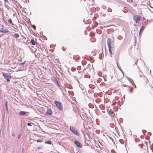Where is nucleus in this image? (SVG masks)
Returning <instances> with one entry per match:
<instances>
[{
  "label": "nucleus",
  "instance_id": "nucleus-7",
  "mask_svg": "<svg viewBox=\"0 0 153 153\" xmlns=\"http://www.w3.org/2000/svg\"><path fill=\"white\" fill-rule=\"evenodd\" d=\"M141 17L140 16H134L133 19L135 21L136 23H138Z\"/></svg>",
  "mask_w": 153,
  "mask_h": 153
},
{
  "label": "nucleus",
  "instance_id": "nucleus-4",
  "mask_svg": "<svg viewBox=\"0 0 153 153\" xmlns=\"http://www.w3.org/2000/svg\"><path fill=\"white\" fill-rule=\"evenodd\" d=\"M120 50H119V49L117 50L115 52V55L114 56L117 65L118 67V64H117V61L118 58H119V55L120 53ZM118 67L119 68V67Z\"/></svg>",
  "mask_w": 153,
  "mask_h": 153
},
{
  "label": "nucleus",
  "instance_id": "nucleus-2",
  "mask_svg": "<svg viewBox=\"0 0 153 153\" xmlns=\"http://www.w3.org/2000/svg\"><path fill=\"white\" fill-rule=\"evenodd\" d=\"M114 42L110 38H108L107 40V43L108 49L113 48L112 46L113 45Z\"/></svg>",
  "mask_w": 153,
  "mask_h": 153
},
{
  "label": "nucleus",
  "instance_id": "nucleus-25",
  "mask_svg": "<svg viewBox=\"0 0 153 153\" xmlns=\"http://www.w3.org/2000/svg\"><path fill=\"white\" fill-rule=\"evenodd\" d=\"M32 124L33 123H32ZM27 125L29 126H32V123H28L27 124Z\"/></svg>",
  "mask_w": 153,
  "mask_h": 153
},
{
  "label": "nucleus",
  "instance_id": "nucleus-5",
  "mask_svg": "<svg viewBox=\"0 0 153 153\" xmlns=\"http://www.w3.org/2000/svg\"><path fill=\"white\" fill-rule=\"evenodd\" d=\"M2 74L4 77L6 79L7 82H8L10 81V79L11 78V76H10L8 74L3 73Z\"/></svg>",
  "mask_w": 153,
  "mask_h": 153
},
{
  "label": "nucleus",
  "instance_id": "nucleus-8",
  "mask_svg": "<svg viewBox=\"0 0 153 153\" xmlns=\"http://www.w3.org/2000/svg\"><path fill=\"white\" fill-rule=\"evenodd\" d=\"M74 143L78 147L81 148L82 147V144L78 141L75 140L74 141Z\"/></svg>",
  "mask_w": 153,
  "mask_h": 153
},
{
  "label": "nucleus",
  "instance_id": "nucleus-13",
  "mask_svg": "<svg viewBox=\"0 0 153 153\" xmlns=\"http://www.w3.org/2000/svg\"><path fill=\"white\" fill-rule=\"evenodd\" d=\"M113 48L108 49V51L111 57H112V56L113 54L112 51L113 50Z\"/></svg>",
  "mask_w": 153,
  "mask_h": 153
},
{
  "label": "nucleus",
  "instance_id": "nucleus-40",
  "mask_svg": "<svg viewBox=\"0 0 153 153\" xmlns=\"http://www.w3.org/2000/svg\"><path fill=\"white\" fill-rule=\"evenodd\" d=\"M24 150V149H22V151H23V150Z\"/></svg>",
  "mask_w": 153,
  "mask_h": 153
},
{
  "label": "nucleus",
  "instance_id": "nucleus-22",
  "mask_svg": "<svg viewBox=\"0 0 153 153\" xmlns=\"http://www.w3.org/2000/svg\"><path fill=\"white\" fill-rule=\"evenodd\" d=\"M129 81H130V82L133 85V84L134 83L133 80H132V79H129Z\"/></svg>",
  "mask_w": 153,
  "mask_h": 153
},
{
  "label": "nucleus",
  "instance_id": "nucleus-6",
  "mask_svg": "<svg viewBox=\"0 0 153 153\" xmlns=\"http://www.w3.org/2000/svg\"><path fill=\"white\" fill-rule=\"evenodd\" d=\"M51 80L58 87H60L57 79L54 77H53L51 78Z\"/></svg>",
  "mask_w": 153,
  "mask_h": 153
},
{
  "label": "nucleus",
  "instance_id": "nucleus-20",
  "mask_svg": "<svg viewBox=\"0 0 153 153\" xmlns=\"http://www.w3.org/2000/svg\"><path fill=\"white\" fill-rule=\"evenodd\" d=\"M130 89H129L128 90H129L130 93H131L132 92V89L133 88V87H129Z\"/></svg>",
  "mask_w": 153,
  "mask_h": 153
},
{
  "label": "nucleus",
  "instance_id": "nucleus-12",
  "mask_svg": "<svg viewBox=\"0 0 153 153\" xmlns=\"http://www.w3.org/2000/svg\"><path fill=\"white\" fill-rule=\"evenodd\" d=\"M145 28V27L144 26H142L140 30V32L139 33V34L140 35V34L142 33V32H143V30H144V29Z\"/></svg>",
  "mask_w": 153,
  "mask_h": 153
},
{
  "label": "nucleus",
  "instance_id": "nucleus-10",
  "mask_svg": "<svg viewBox=\"0 0 153 153\" xmlns=\"http://www.w3.org/2000/svg\"><path fill=\"white\" fill-rule=\"evenodd\" d=\"M0 32L1 33H7L9 32L6 29L1 28L0 30Z\"/></svg>",
  "mask_w": 153,
  "mask_h": 153
},
{
  "label": "nucleus",
  "instance_id": "nucleus-17",
  "mask_svg": "<svg viewBox=\"0 0 153 153\" xmlns=\"http://www.w3.org/2000/svg\"><path fill=\"white\" fill-rule=\"evenodd\" d=\"M14 36L15 38H17L19 37V35L18 33H15L14 34Z\"/></svg>",
  "mask_w": 153,
  "mask_h": 153
},
{
  "label": "nucleus",
  "instance_id": "nucleus-11",
  "mask_svg": "<svg viewBox=\"0 0 153 153\" xmlns=\"http://www.w3.org/2000/svg\"><path fill=\"white\" fill-rule=\"evenodd\" d=\"M28 113V112L25 111H20L19 112V115L20 116H24L26 114H27Z\"/></svg>",
  "mask_w": 153,
  "mask_h": 153
},
{
  "label": "nucleus",
  "instance_id": "nucleus-32",
  "mask_svg": "<svg viewBox=\"0 0 153 153\" xmlns=\"http://www.w3.org/2000/svg\"><path fill=\"white\" fill-rule=\"evenodd\" d=\"M7 111V114H9V111H8V110H6Z\"/></svg>",
  "mask_w": 153,
  "mask_h": 153
},
{
  "label": "nucleus",
  "instance_id": "nucleus-33",
  "mask_svg": "<svg viewBox=\"0 0 153 153\" xmlns=\"http://www.w3.org/2000/svg\"><path fill=\"white\" fill-rule=\"evenodd\" d=\"M143 131H145V132H146V130H142V132H143V133H144Z\"/></svg>",
  "mask_w": 153,
  "mask_h": 153
},
{
  "label": "nucleus",
  "instance_id": "nucleus-16",
  "mask_svg": "<svg viewBox=\"0 0 153 153\" xmlns=\"http://www.w3.org/2000/svg\"><path fill=\"white\" fill-rule=\"evenodd\" d=\"M5 108L6 110H8V107H7V102L6 101H5Z\"/></svg>",
  "mask_w": 153,
  "mask_h": 153
},
{
  "label": "nucleus",
  "instance_id": "nucleus-28",
  "mask_svg": "<svg viewBox=\"0 0 153 153\" xmlns=\"http://www.w3.org/2000/svg\"><path fill=\"white\" fill-rule=\"evenodd\" d=\"M20 137H21V134H19V135H18V137H17L18 139H20Z\"/></svg>",
  "mask_w": 153,
  "mask_h": 153
},
{
  "label": "nucleus",
  "instance_id": "nucleus-9",
  "mask_svg": "<svg viewBox=\"0 0 153 153\" xmlns=\"http://www.w3.org/2000/svg\"><path fill=\"white\" fill-rule=\"evenodd\" d=\"M45 114L50 115H51L52 114L51 109L50 108H48L45 112Z\"/></svg>",
  "mask_w": 153,
  "mask_h": 153
},
{
  "label": "nucleus",
  "instance_id": "nucleus-27",
  "mask_svg": "<svg viewBox=\"0 0 153 153\" xmlns=\"http://www.w3.org/2000/svg\"><path fill=\"white\" fill-rule=\"evenodd\" d=\"M36 141L37 142H41L42 141V140H36Z\"/></svg>",
  "mask_w": 153,
  "mask_h": 153
},
{
  "label": "nucleus",
  "instance_id": "nucleus-39",
  "mask_svg": "<svg viewBox=\"0 0 153 153\" xmlns=\"http://www.w3.org/2000/svg\"><path fill=\"white\" fill-rule=\"evenodd\" d=\"M1 129H0V134H1Z\"/></svg>",
  "mask_w": 153,
  "mask_h": 153
},
{
  "label": "nucleus",
  "instance_id": "nucleus-31",
  "mask_svg": "<svg viewBox=\"0 0 153 153\" xmlns=\"http://www.w3.org/2000/svg\"><path fill=\"white\" fill-rule=\"evenodd\" d=\"M123 85L125 87H128V86L126 85L123 84ZM128 87H129V86H128Z\"/></svg>",
  "mask_w": 153,
  "mask_h": 153
},
{
  "label": "nucleus",
  "instance_id": "nucleus-23",
  "mask_svg": "<svg viewBox=\"0 0 153 153\" xmlns=\"http://www.w3.org/2000/svg\"><path fill=\"white\" fill-rule=\"evenodd\" d=\"M42 146L41 145L37 147V149H42Z\"/></svg>",
  "mask_w": 153,
  "mask_h": 153
},
{
  "label": "nucleus",
  "instance_id": "nucleus-14",
  "mask_svg": "<svg viewBox=\"0 0 153 153\" xmlns=\"http://www.w3.org/2000/svg\"><path fill=\"white\" fill-rule=\"evenodd\" d=\"M30 42L32 45H34L36 44V42H35L33 39H32L30 40Z\"/></svg>",
  "mask_w": 153,
  "mask_h": 153
},
{
  "label": "nucleus",
  "instance_id": "nucleus-37",
  "mask_svg": "<svg viewBox=\"0 0 153 153\" xmlns=\"http://www.w3.org/2000/svg\"><path fill=\"white\" fill-rule=\"evenodd\" d=\"M100 28L101 29H102V27H100Z\"/></svg>",
  "mask_w": 153,
  "mask_h": 153
},
{
  "label": "nucleus",
  "instance_id": "nucleus-29",
  "mask_svg": "<svg viewBox=\"0 0 153 153\" xmlns=\"http://www.w3.org/2000/svg\"><path fill=\"white\" fill-rule=\"evenodd\" d=\"M12 135L13 137H14L15 135V134L14 132H13L12 134Z\"/></svg>",
  "mask_w": 153,
  "mask_h": 153
},
{
  "label": "nucleus",
  "instance_id": "nucleus-3",
  "mask_svg": "<svg viewBox=\"0 0 153 153\" xmlns=\"http://www.w3.org/2000/svg\"><path fill=\"white\" fill-rule=\"evenodd\" d=\"M54 103L56 104L57 107L60 110H63V106L62 103L56 100L54 101Z\"/></svg>",
  "mask_w": 153,
  "mask_h": 153
},
{
  "label": "nucleus",
  "instance_id": "nucleus-35",
  "mask_svg": "<svg viewBox=\"0 0 153 153\" xmlns=\"http://www.w3.org/2000/svg\"><path fill=\"white\" fill-rule=\"evenodd\" d=\"M148 134H149V135H151V133L150 132H149V133H148Z\"/></svg>",
  "mask_w": 153,
  "mask_h": 153
},
{
  "label": "nucleus",
  "instance_id": "nucleus-36",
  "mask_svg": "<svg viewBox=\"0 0 153 153\" xmlns=\"http://www.w3.org/2000/svg\"><path fill=\"white\" fill-rule=\"evenodd\" d=\"M136 62H135L134 63V65H136Z\"/></svg>",
  "mask_w": 153,
  "mask_h": 153
},
{
  "label": "nucleus",
  "instance_id": "nucleus-18",
  "mask_svg": "<svg viewBox=\"0 0 153 153\" xmlns=\"http://www.w3.org/2000/svg\"><path fill=\"white\" fill-rule=\"evenodd\" d=\"M25 61H24V62H22V63H19V65L20 66H22V67L23 66H24V65L25 64Z\"/></svg>",
  "mask_w": 153,
  "mask_h": 153
},
{
  "label": "nucleus",
  "instance_id": "nucleus-41",
  "mask_svg": "<svg viewBox=\"0 0 153 153\" xmlns=\"http://www.w3.org/2000/svg\"><path fill=\"white\" fill-rule=\"evenodd\" d=\"M142 147H143L142 146H141V149L142 148Z\"/></svg>",
  "mask_w": 153,
  "mask_h": 153
},
{
  "label": "nucleus",
  "instance_id": "nucleus-21",
  "mask_svg": "<svg viewBox=\"0 0 153 153\" xmlns=\"http://www.w3.org/2000/svg\"><path fill=\"white\" fill-rule=\"evenodd\" d=\"M31 27L34 30H36V26L34 25H31Z\"/></svg>",
  "mask_w": 153,
  "mask_h": 153
},
{
  "label": "nucleus",
  "instance_id": "nucleus-24",
  "mask_svg": "<svg viewBox=\"0 0 153 153\" xmlns=\"http://www.w3.org/2000/svg\"><path fill=\"white\" fill-rule=\"evenodd\" d=\"M8 22L10 23V24H12V21L11 19H10L8 20Z\"/></svg>",
  "mask_w": 153,
  "mask_h": 153
},
{
  "label": "nucleus",
  "instance_id": "nucleus-42",
  "mask_svg": "<svg viewBox=\"0 0 153 153\" xmlns=\"http://www.w3.org/2000/svg\"><path fill=\"white\" fill-rule=\"evenodd\" d=\"M2 27H4V26H3V25H2Z\"/></svg>",
  "mask_w": 153,
  "mask_h": 153
},
{
  "label": "nucleus",
  "instance_id": "nucleus-26",
  "mask_svg": "<svg viewBox=\"0 0 153 153\" xmlns=\"http://www.w3.org/2000/svg\"><path fill=\"white\" fill-rule=\"evenodd\" d=\"M59 87L60 89L62 91V90H63V89H64L63 88L62 86H60V87Z\"/></svg>",
  "mask_w": 153,
  "mask_h": 153
},
{
  "label": "nucleus",
  "instance_id": "nucleus-34",
  "mask_svg": "<svg viewBox=\"0 0 153 153\" xmlns=\"http://www.w3.org/2000/svg\"><path fill=\"white\" fill-rule=\"evenodd\" d=\"M133 85L134 86V87H135V88H136V86L134 84V83L133 84Z\"/></svg>",
  "mask_w": 153,
  "mask_h": 153
},
{
  "label": "nucleus",
  "instance_id": "nucleus-38",
  "mask_svg": "<svg viewBox=\"0 0 153 153\" xmlns=\"http://www.w3.org/2000/svg\"><path fill=\"white\" fill-rule=\"evenodd\" d=\"M120 70L122 72H123V71H122V70L121 69Z\"/></svg>",
  "mask_w": 153,
  "mask_h": 153
},
{
  "label": "nucleus",
  "instance_id": "nucleus-30",
  "mask_svg": "<svg viewBox=\"0 0 153 153\" xmlns=\"http://www.w3.org/2000/svg\"><path fill=\"white\" fill-rule=\"evenodd\" d=\"M5 2H7V3H9V2L8 0H4Z\"/></svg>",
  "mask_w": 153,
  "mask_h": 153
},
{
  "label": "nucleus",
  "instance_id": "nucleus-1",
  "mask_svg": "<svg viewBox=\"0 0 153 153\" xmlns=\"http://www.w3.org/2000/svg\"><path fill=\"white\" fill-rule=\"evenodd\" d=\"M71 131L74 134L79 136L80 133L73 126H71L70 128Z\"/></svg>",
  "mask_w": 153,
  "mask_h": 153
},
{
  "label": "nucleus",
  "instance_id": "nucleus-19",
  "mask_svg": "<svg viewBox=\"0 0 153 153\" xmlns=\"http://www.w3.org/2000/svg\"><path fill=\"white\" fill-rule=\"evenodd\" d=\"M45 143H47L49 144H52V143L50 141H46L45 142Z\"/></svg>",
  "mask_w": 153,
  "mask_h": 153
},
{
  "label": "nucleus",
  "instance_id": "nucleus-15",
  "mask_svg": "<svg viewBox=\"0 0 153 153\" xmlns=\"http://www.w3.org/2000/svg\"><path fill=\"white\" fill-rule=\"evenodd\" d=\"M109 113L111 114H112V116H114L115 115V114L114 113V112L112 110H110V111H109Z\"/></svg>",
  "mask_w": 153,
  "mask_h": 153
}]
</instances>
